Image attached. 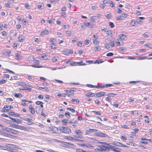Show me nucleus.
Listing matches in <instances>:
<instances>
[{"instance_id": "nucleus-37", "label": "nucleus", "mask_w": 152, "mask_h": 152, "mask_svg": "<svg viewBox=\"0 0 152 152\" xmlns=\"http://www.w3.org/2000/svg\"><path fill=\"white\" fill-rule=\"evenodd\" d=\"M97 130L95 129H90L88 132H95L97 131Z\"/></svg>"}, {"instance_id": "nucleus-61", "label": "nucleus", "mask_w": 152, "mask_h": 152, "mask_svg": "<svg viewBox=\"0 0 152 152\" xmlns=\"http://www.w3.org/2000/svg\"><path fill=\"white\" fill-rule=\"evenodd\" d=\"M8 114L10 115H15V113L13 112H10L8 113Z\"/></svg>"}, {"instance_id": "nucleus-21", "label": "nucleus", "mask_w": 152, "mask_h": 152, "mask_svg": "<svg viewBox=\"0 0 152 152\" xmlns=\"http://www.w3.org/2000/svg\"><path fill=\"white\" fill-rule=\"evenodd\" d=\"M73 52L72 50H70L69 51L68 50H66L65 51L64 53L66 55H69V54H72Z\"/></svg>"}, {"instance_id": "nucleus-10", "label": "nucleus", "mask_w": 152, "mask_h": 152, "mask_svg": "<svg viewBox=\"0 0 152 152\" xmlns=\"http://www.w3.org/2000/svg\"><path fill=\"white\" fill-rule=\"evenodd\" d=\"M77 144L79 146H82L84 147H87L88 148H93V146L89 144H88L87 145L83 143H77Z\"/></svg>"}, {"instance_id": "nucleus-42", "label": "nucleus", "mask_w": 152, "mask_h": 152, "mask_svg": "<svg viewBox=\"0 0 152 152\" xmlns=\"http://www.w3.org/2000/svg\"><path fill=\"white\" fill-rule=\"evenodd\" d=\"M112 15L111 14V13H109L108 14H107V15L106 16V17L107 19H110V18L111 17Z\"/></svg>"}, {"instance_id": "nucleus-32", "label": "nucleus", "mask_w": 152, "mask_h": 152, "mask_svg": "<svg viewBox=\"0 0 152 152\" xmlns=\"http://www.w3.org/2000/svg\"><path fill=\"white\" fill-rule=\"evenodd\" d=\"M92 112L96 115H100L101 114V113L100 111H93Z\"/></svg>"}, {"instance_id": "nucleus-1", "label": "nucleus", "mask_w": 152, "mask_h": 152, "mask_svg": "<svg viewBox=\"0 0 152 152\" xmlns=\"http://www.w3.org/2000/svg\"><path fill=\"white\" fill-rule=\"evenodd\" d=\"M47 131V134H56L58 131V129L55 126H50L48 127Z\"/></svg>"}, {"instance_id": "nucleus-57", "label": "nucleus", "mask_w": 152, "mask_h": 152, "mask_svg": "<svg viewBox=\"0 0 152 152\" xmlns=\"http://www.w3.org/2000/svg\"><path fill=\"white\" fill-rule=\"evenodd\" d=\"M110 45L112 47H113L115 46L114 42L113 41H111L110 42Z\"/></svg>"}, {"instance_id": "nucleus-59", "label": "nucleus", "mask_w": 152, "mask_h": 152, "mask_svg": "<svg viewBox=\"0 0 152 152\" xmlns=\"http://www.w3.org/2000/svg\"><path fill=\"white\" fill-rule=\"evenodd\" d=\"M76 140L77 141V142H79V143H81V142L85 141L83 140H82L80 139H77Z\"/></svg>"}, {"instance_id": "nucleus-46", "label": "nucleus", "mask_w": 152, "mask_h": 152, "mask_svg": "<svg viewBox=\"0 0 152 152\" xmlns=\"http://www.w3.org/2000/svg\"><path fill=\"white\" fill-rule=\"evenodd\" d=\"M6 82V81L4 80H2L0 81V84H3L5 83Z\"/></svg>"}, {"instance_id": "nucleus-26", "label": "nucleus", "mask_w": 152, "mask_h": 152, "mask_svg": "<svg viewBox=\"0 0 152 152\" xmlns=\"http://www.w3.org/2000/svg\"><path fill=\"white\" fill-rule=\"evenodd\" d=\"M113 54H114L113 53H109L107 54L104 53L103 54V55H104L103 56L105 57V56H112L113 55Z\"/></svg>"}, {"instance_id": "nucleus-60", "label": "nucleus", "mask_w": 152, "mask_h": 152, "mask_svg": "<svg viewBox=\"0 0 152 152\" xmlns=\"http://www.w3.org/2000/svg\"><path fill=\"white\" fill-rule=\"evenodd\" d=\"M139 82V81H130L129 82V83H130L135 84Z\"/></svg>"}, {"instance_id": "nucleus-5", "label": "nucleus", "mask_w": 152, "mask_h": 152, "mask_svg": "<svg viewBox=\"0 0 152 152\" xmlns=\"http://www.w3.org/2000/svg\"><path fill=\"white\" fill-rule=\"evenodd\" d=\"M60 129L62 132L65 133L69 134L71 133L72 132L70 128L64 126L60 127Z\"/></svg>"}, {"instance_id": "nucleus-39", "label": "nucleus", "mask_w": 152, "mask_h": 152, "mask_svg": "<svg viewBox=\"0 0 152 152\" xmlns=\"http://www.w3.org/2000/svg\"><path fill=\"white\" fill-rule=\"evenodd\" d=\"M121 139L124 141H125L126 140V138L125 135L122 136L121 137Z\"/></svg>"}, {"instance_id": "nucleus-22", "label": "nucleus", "mask_w": 152, "mask_h": 152, "mask_svg": "<svg viewBox=\"0 0 152 152\" xmlns=\"http://www.w3.org/2000/svg\"><path fill=\"white\" fill-rule=\"evenodd\" d=\"M35 104L37 105H40L41 107H43V103L42 102L39 101H37L36 102Z\"/></svg>"}, {"instance_id": "nucleus-6", "label": "nucleus", "mask_w": 152, "mask_h": 152, "mask_svg": "<svg viewBox=\"0 0 152 152\" xmlns=\"http://www.w3.org/2000/svg\"><path fill=\"white\" fill-rule=\"evenodd\" d=\"M6 146H7V148H6L5 149H4V150H7L9 151H13L14 148V145L7 144L6 145Z\"/></svg>"}, {"instance_id": "nucleus-47", "label": "nucleus", "mask_w": 152, "mask_h": 152, "mask_svg": "<svg viewBox=\"0 0 152 152\" xmlns=\"http://www.w3.org/2000/svg\"><path fill=\"white\" fill-rule=\"evenodd\" d=\"M18 84L20 86H24L26 85V84L23 82H19Z\"/></svg>"}, {"instance_id": "nucleus-29", "label": "nucleus", "mask_w": 152, "mask_h": 152, "mask_svg": "<svg viewBox=\"0 0 152 152\" xmlns=\"http://www.w3.org/2000/svg\"><path fill=\"white\" fill-rule=\"evenodd\" d=\"M25 37L23 36H20L18 37V41L22 42L24 39Z\"/></svg>"}, {"instance_id": "nucleus-19", "label": "nucleus", "mask_w": 152, "mask_h": 152, "mask_svg": "<svg viewBox=\"0 0 152 152\" xmlns=\"http://www.w3.org/2000/svg\"><path fill=\"white\" fill-rule=\"evenodd\" d=\"M68 120L66 119H64L61 121L62 124L63 125H66L68 123Z\"/></svg>"}, {"instance_id": "nucleus-12", "label": "nucleus", "mask_w": 152, "mask_h": 152, "mask_svg": "<svg viewBox=\"0 0 152 152\" xmlns=\"http://www.w3.org/2000/svg\"><path fill=\"white\" fill-rule=\"evenodd\" d=\"M9 118L12 120L14 122L17 123L18 124H21L22 121L18 118H13L9 117Z\"/></svg>"}, {"instance_id": "nucleus-24", "label": "nucleus", "mask_w": 152, "mask_h": 152, "mask_svg": "<svg viewBox=\"0 0 152 152\" xmlns=\"http://www.w3.org/2000/svg\"><path fill=\"white\" fill-rule=\"evenodd\" d=\"M64 91L66 92L67 93V94L70 93L71 94H73L74 93V91L73 90H65Z\"/></svg>"}, {"instance_id": "nucleus-16", "label": "nucleus", "mask_w": 152, "mask_h": 152, "mask_svg": "<svg viewBox=\"0 0 152 152\" xmlns=\"http://www.w3.org/2000/svg\"><path fill=\"white\" fill-rule=\"evenodd\" d=\"M113 86V85L111 84H104L103 85H102V84L101 85L99 86V88H104V87H111Z\"/></svg>"}, {"instance_id": "nucleus-11", "label": "nucleus", "mask_w": 152, "mask_h": 152, "mask_svg": "<svg viewBox=\"0 0 152 152\" xmlns=\"http://www.w3.org/2000/svg\"><path fill=\"white\" fill-rule=\"evenodd\" d=\"M106 93L104 91H100L97 93L96 94V96L98 97H101L105 96Z\"/></svg>"}, {"instance_id": "nucleus-58", "label": "nucleus", "mask_w": 152, "mask_h": 152, "mask_svg": "<svg viewBox=\"0 0 152 152\" xmlns=\"http://www.w3.org/2000/svg\"><path fill=\"white\" fill-rule=\"evenodd\" d=\"M95 17H96L95 16L91 17V21H92V22H94L95 21V19L94 18H95Z\"/></svg>"}, {"instance_id": "nucleus-45", "label": "nucleus", "mask_w": 152, "mask_h": 152, "mask_svg": "<svg viewBox=\"0 0 152 152\" xmlns=\"http://www.w3.org/2000/svg\"><path fill=\"white\" fill-rule=\"evenodd\" d=\"M124 37H126L123 34H120L119 36L120 38L122 39H124Z\"/></svg>"}, {"instance_id": "nucleus-44", "label": "nucleus", "mask_w": 152, "mask_h": 152, "mask_svg": "<svg viewBox=\"0 0 152 152\" xmlns=\"http://www.w3.org/2000/svg\"><path fill=\"white\" fill-rule=\"evenodd\" d=\"M71 101L72 102H76L77 103H79V102H80L79 100L77 99H72Z\"/></svg>"}, {"instance_id": "nucleus-14", "label": "nucleus", "mask_w": 152, "mask_h": 152, "mask_svg": "<svg viewBox=\"0 0 152 152\" xmlns=\"http://www.w3.org/2000/svg\"><path fill=\"white\" fill-rule=\"evenodd\" d=\"M29 109L30 110V112L32 114H34L35 113V111L34 109L32 107V105L31 104L29 105Z\"/></svg>"}, {"instance_id": "nucleus-15", "label": "nucleus", "mask_w": 152, "mask_h": 152, "mask_svg": "<svg viewBox=\"0 0 152 152\" xmlns=\"http://www.w3.org/2000/svg\"><path fill=\"white\" fill-rule=\"evenodd\" d=\"M148 139L145 138H141L140 142L144 144H148L147 141Z\"/></svg>"}, {"instance_id": "nucleus-50", "label": "nucleus", "mask_w": 152, "mask_h": 152, "mask_svg": "<svg viewBox=\"0 0 152 152\" xmlns=\"http://www.w3.org/2000/svg\"><path fill=\"white\" fill-rule=\"evenodd\" d=\"M94 50L95 51H99V47L98 46L95 47L94 48Z\"/></svg>"}, {"instance_id": "nucleus-33", "label": "nucleus", "mask_w": 152, "mask_h": 152, "mask_svg": "<svg viewBox=\"0 0 152 152\" xmlns=\"http://www.w3.org/2000/svg\"><path fill=\"white\" fill-rule=\"evenodd\" d=\"M77 66L85 65L86 64L83 63L82 61L80 62H77Z\"/></svg>"}, {"instance_id": "nucleus-18", "label": "nucleus", "mask_w": 152, "mask_h": 152, "mask_svg": "<svg viewBox=\"0 0 152 152\" xmlns=\"http://www.w3.org/2000/svg\"><path fill=\"white\" fill-rule=\"evenodd\" d=\"M48 30L47 29H45L41 32L40 35L43 36L45 34H47L48 33Z\"/></svg>"}, {"instance_id": "nucleus-31", "label": "nucleus", "mask_w": 152, "mask_h": 152, "mask_svg": "<svg viewBox=\"0 0 152 152\" xmlns=\"http://www.w3.org/2000/svg\"><path fill=\"white\" fill-rule=\"evenodd\" d=\"M117 94H115L113 93H110L107 94V96H108L109 97H113L115 96Z\"/></svg>"}, {"instance_id": "nucleus-49", "label": "nucleus", "mask_w": 152, "mask_h": 152, "mask_svg": "<svg viewBox=\"0 0 152 152\" xmlns=\"http://www.w3.org/2000/svg\"><path fill=\"white\" fill-rule=\"evenodd\" d=\"M107 34L108 35L111 36L112 34V31L111 30L108 31H107Z\"/></svg>"}, {"instance_id": "nucleus-40", "label": "nucleus", "mask_w": 152, "mask_h": 152, "mask_svg": "<svg viewBox=\"0 0 152 152\" xmlns=\"http://www.w3.org/2000/svg\"><path fill=\"white\" fill-rule=\"evenodd\" d=\"M76 151L77 152H87L80 148L77 149Z\"/></svg>"}, {"instance_id": "nucleus-25", "label": "nucleus", "mask_w": 152, "mask_h": 152, "mask_svg": "<svg viewBox=\"0 0 152 152\" xmlns=\"http://www.w3.org/2000/svg\"><path fill=\"white\" fill-rule=\"evenodd\" d=\"M121 143L118 142H115L113 143V145H114L121 147Z\"/></svg>"}, {"instance_id": "nucleus-35", "label": "nucleus", "mask_w": 152, "mask_h": 152, "mask_svg": "<svg viewBox=\"0 0 152 152\" xmlns=\"http://www.w3.org/2000/svg\"><path fill=\"white\" fill-rule=\"evenodd\" d=\"M87 86L90 88H98L99 87V86H94L91 84H87Z\"/></svg>"}, {"instance_id": "nucleus-62", "label": "nucleus", "mask_w": 152, "mask_h": 152, "mask_svg": "<svg viewBox=\"0 0 152 152\" xmlns=\"http://www.w3.org/2000/svg\"><path fill=\"white\" fill-rule=\"evenodd\" d=\"M110 3H111V4L110 5V7H113L114 6V4L113 3V2L112 1H110Z\"/></svg>"}, {"instance_id": "nucleus-55", "label": "nucleus", "mask_w": 152, "mask_h": 152, "mask_svg": "<svg viewBox=\"0 0 152 152\" xmlns=\"http://www.w3.org/2000/svg\"><path fill=\"white\" fill-rule=\"evenodd\" d=\"M75 132L77 134H79L80 133H82L81 131L80 130H77L75 131Z\"/></svg>"}, {"instance_id": "nucleus-27", "label": "nucleus", "mask_w": 152, "mask_h": 152, "mask_svg": "<svg viewBox=\"0 0 152 152\" xmlns=\"http://www.w3.org/2000/svg\"><path fill=\"white\" fill-rule=\"evenodd\" d=\"M110 148L113 150V151L115 152H118L119 151V149L118 148H115L114 147H110Z\"/></svg>"}, {"instance_id": "nucleus-17", "label": "nucleus", "mask_w": 152, "mask_h": 152, "mask_svg": "<svg viewBox=\"0 0 152 152\" xmlns=\"http://www.w3.org/2000/svg\"><path fill=\"white\" fill-rule=\"evenodd\" d=\"M95 96V94L91 92H89L88 93H87L86 95V96L88 97H94Z\"/></svg>"}, {"instance_id": "nucleus-34", "label": "nucleus", "mask_w": 152, "mask_h": 152, "mask_svg": "<svg viewBox=\"0 0 152 152\" xmlns=\"http://www.w3.org/2000/svg\"><path fill=\"white\" fill-rule=\"evenodd\" d=\"M84 24L86 26H88L90 28H91L92 27V25L90 23H85Z\"/></svg>"}, {"instance_id": "nucleus-2", "label": "nucleus", "mask_w": 152, "mask_h": 152, "mask_svg": "<svg viewBox=\"0 0 152 152\" xmlns=\"http://www.w3.org/2000/svg\"><path fill=\"white\" fill-rule=\"evenodd\" d=\"M3 130L4 131L6 132H7L10 133L12 134L15 135H18L19 134V131L9 127H5Z\"/></svg>"}, {"instance_id": "nucleus-36", "label": "nucleus", "mask_w": 152, "mask_h": 152, "mask_svg": "<svg viewBox=\"0 0 152 152\" xmlns=\"http://www.w3.org/2000/svg\"><path fill=\"white\" fill-rule=\"evenodd\" d=\"M66 117L68 118H70L71 117L70 115L69 112H66L65 113Z\"/></svg>"}, {"instance_id": "nucleus-20", "label": "nucleus", "mask_w": 152, "mask_h": 152, "mask_svg": "<svg viewBox=\"0 0 152 152\" xmlns=\"http://www.w3.org/2000/svg\"><path fill=\"white\" fill-rule=\"evenodd\" d=\"M64 138L65 139L70 140H72L75 139L74 137H71L69 136H65V137H64Z\"/></svg>"}, {"instance_id": "nucleus-64", "label": "nucleus", "mask_w": 152, "mask_h": 152, "mask_svg": "<svg viewBox=\"0 0 152 152\" xmlns=\"http://www.w3.org/2000/svg\"><path fill=\"white\" fill-rule=\"evenodd\" d=\"M4 75L5 77L8 78L10 77V75L8 74H4Z\"/></svg>"}, {"instance_id": "nucleus-54", "label": "nucleus", "mask_w": 152, "mask_h": 152, "mask_svg": "<svg viewBox=\"0 0 152 152\" xmlns=\"http://www.w3.org/2000/svg\"><path fill=\"white\" fill-rule=\"evenodd\" d=\"M70 34H71V32L70 31H67L66 32V34L68 36H70Z\"/></svg>"}, {"instance_id": "nucleus-51", "label": "nucleus", "mask_w": 152, "mask_h": 152, "mask_svg": "<svg viewBox=\"0 0 152 152\" xmlns=\"http://www.w3.org/2000/svg\"><path fill=\"white\" fill-rule=\"evenodd\" d=\"M38 97L40 99H43V96L42 95H39Z\"/></svg>"}, {"instance_id": "nucleus-23", "label": "nucleus", "mask_w": 152, "mask_h": 152, "mask_svg": "<svg viewBox=\"0 0 152 152\" xmlns=\"http://www.w3.org/2000/svg\"><path fill=\"white\" fill-rule=\"evenodd\" d=\"M14 96L16 98L22 97H23L22 95L20 93H15L14 95Z\"/></svg>"}, {"instance_id": "nucleus-38", "label": "nucleus", "mask_w": 152, "mask_h": 152, "mask_svg": "<svg viewBox=\"0 0 152 152\" xmlns=\"http://www.w3.org/2000/svg\"><path fill=\"white\" fill-rule=\"evenodd\" d=\"M109 25L110 27L111 28H114L115 27L114 24L112 22H110L109 23Z\"/></svg>"}, {"instance_id": "nucleus-43", "label": "nucleus", "mask_w": 152, "mask_h": 152, "mask_svg": "<svg viewBox=\"0 0 152 152\" xmlns=\"http://www.w3.org/2000/svg\"><path fill=\"white\" fill-rule=\"evenodd\" d=\"M70 65L72 66H77V62H73L70 63Z\"/></svg>"}, {"instance_id": "nucleus-13", "label": "nucleus", "mask_w": 152, "mask_h": 152, "mask_svg": "<svg viewBox=\"0 0 152 152\" xmlns=\"http://www.w3.org/2000/svg\"><path fill=\"white\" fill-rule=\"evenodd\" d=\"M99 147L100 150L102 151H105L107 149H109V148H109V147L102 145H99Z\"/></svg>"}, {"instance_id": "nucleus-48", "label": "nucleus", "mask_w": 152, "mask_h": 152, "mask_svg": "<svg viewBox=\"0 0 152 152\" xmlns=\"http://www.w3.org/2000/svg\"><path fill=\"white\" fill-rule=\"evenodd\" d=\"M67 109L69 110L72 113H74L75 111L74 109L69 108H67Z\"/></svg>"}, {"instance_id": "nucleus-30", "label": "nucleus", "mask_w": 152, "mask_h": 152, "mask_svg": "<svg viewBox=\"0 0 152 152\" xmlns=\"http://www.w3.org/2000/svg\"><path fill=\"white\" fill-rule=\"evenodd\" d=\"M64 145L65 146V147H69L70 146H72L73 145L71 143H70L67 142H64Z\"/></svg>"}, {"instance_id": "nucleus-53", "label": "nucleus", "mask_w": 152, "mask_h": 152, "mask_svg": "<svg viewBox=\"0 0 152 152\" xmlns=\"http://www.w3.org/2000/svg\"><path fill=\"white\" fill-rule=\"evenodd\" d=\"M121 127L122 128H124V129H125L129 128L127 126V125H123V126L121 125Z\"/></svg>"}, {"instance_id": "nucleus-8", "label": "nucleus", "mask_w": 152, "mask_h": 152, "mask_svg": "<svg viewBox=\"0 0 152 152\" xmlns=\"http://www.w3.org/2000/svg\"><path fill=\"white\" fill-rule=\"evenodd\" d=\"M103 61H102L101 60H96L95 61L93 62V61L91 60H86V62L87 63H89V64H99L102 63Z\"/></svg>"}, {"instance_id": "nucleus-28", "label": "nucleus", "mask_w": 152, "mask_h": 152, "mask_svg": "<svg viewBox=\"0 0 152 152\" xmlns=\"http://www.w3.org/2000/svg\"><path fill=\"white\" fill-rule=\"evenodd\" d=\"M39 90H41L42 89H44L45 91L47 92H48L49 91V89L47 87H39L38 88Z\"/></svg>"}, {"instance_id": "nucleus-7", "label": "nucleus", "mask_w": 152, "mask_h": 152, "mask_svg": "<svg viewBox=\"0 0 152 152\" xmlns=\"http://www.w3.org/2000/svg\"><path fill=\"white\" fill-rule=\"evenodd\" d=\"M94 136L99 137H108V136L107 134L102 132L100 131L99 132H96L94 134Z\"/></svg>"}, {"instance_id": "nucleus-41", "label": "nucleus", "mask_w": 152, "mask_h": 152, "mask_svg": "<svg viewBox=\"0 0 152 152\" xmlns=\"http://www.w3.org/2000/svg\"><path fill=\"white\" fill-rule=\"evenodd\" d=\"M3 54L5 55H7V56H10L9 54L11 53L10 52H3Z\"/></svg>"}, {"instance_id": "nucleus-9", "label": "nucleus", "mask_w": 152, "mask_h": 152, "mask_svg": "<svg viewBox=\"0 0 152 152\" xmlns=\"http://www.w3.org/2000/svg\"><path fill=\"white\" fill-rule=\"evenodd\" d=\"M11 108V107L10 106H8L7 105H4L3 109L2 112L4 113L7 112Z\"/></svg>"}, {"instance_id": "nucleus-56", "label": "nucleus", "mask_w": 152, "mask_h": 152, "mask_svg": "<svg viewBox=\"0 0 152 152\" xmlns=\"http://www.w3.org/2000/svg\"><path fill=\"white\" fill-rule=\"evenodd\" d=\"M2 35L4 37H6L7 36L6 33L5 31H3L2 32Z\"/></svg>"}, {"instance_id": "nucleus-4", "label": "nucleus", "mask_w": 152, "mask_h": 152, "mask_svg": "<svg viewBox=\"0 0 152 152\" xmlns=\"http://www.w3.org/2000/svg\"><path fill=\"white\" fill-rule=\"evenodd\" d=\"M88 141L89 142L91 143H101L107 145H109V143H107L106 142H99L96 139L91 137H89L88 138Z\"/></svg>"}, {"instance_id": "nucleus-3", "label": "nucleus", "mask_w": 152, "mask_h": 152, "mask_svg": "<svg viewBox=\"0 0 152 152\" xmlns=\"http://www.w3.org/2000/svg\"><path fill=\"white\" fill-rule=\"evenodd\" d=\"M10 127L16 129H19L21 130H24L26 131L28 130V129L26 127H24L23 126H19L15 124H13L12 123L10 124Z\"/></svg>"}, {"instance_id": "nucleus-52", "label": "nucleus", "mask_w": 152, "mask_h": 152, "mask_svg": "<svg viewBox=\"0 0 152 152\" xmlns=\"http://www.w3.org/2000/svg\"><path fill=\"white\" fill-rule=\"evenodd\" d=\"M116 19L117 20H122L123 19H122L121 16L117 17L116 18Z\"/></svg>"}, {"instance_id": "nucleus-63", "label": "nucleus", "mask_w": 152, "mask_h": 152, "mask_svg": "<svg viewBox=\"0 0 152 152\" xmlns=\"http://www.w3.org/2000/svg\"><path fill=\"white\" fill-rule=\"evenodd\" d=\"M122 12V11L119 8H118V11L117 12L118 13L120 14Z\"/></svg>"}]
</instances>
